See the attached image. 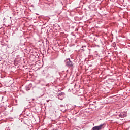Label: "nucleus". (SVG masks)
<instances>
[{"mask_svg":"<svg viewBox=\"0 0 130 130\" xmlns=\"http://www.w3.org/2000/svg\"><path fill=\"white\" fill-rule=\"evenodd\" d=\"M62 95H64V93L61 92V93L58 94V96H61Z\"/></svg>","mask_w":130,"mask_h":130,"instance_id":"obj_4","label":"nucleus"},{"mask_svg":"<svg viewBox=\"0 0 130 130\" xmlns=\"http://www.w3.org/2000/svg\"><path fill=\"white\" fill-rule=\"evenodd\" d=\"M47 102H49V100H47Z\"/></svg>","mask_w":130,"mask_h":130,"instance_id":"obj_7","label":"nucleus"},{"mask_svg":"<svg viewBox=\"0 0 130 130\" xmlns=\"http://www.w3.org/2000/svg\"><path fill=\"white\" fill-rule=\"evenodd\" d=\"M82 50L84 51V49H82Z\"/></svg>","mask_w":130,"mask_h":130,"instance_id":"obj_9","label":"nucleus"},{"mask_svg":"<svg viewBox=\"0 0 130 130\" xmlns=\"http://www.w3.org/2000/svg\"><path fill=\"white\" fill-rule=\"evenodd\" d=\"M119 117H121L122 118H123V117H126V112H122L120 114H119Z\"/></svg>","mask_w":130,"mask_h":130,"instance_id":"obj_3","label":"nucleus"},{"mask_svg":"<svg viewBox=\"0 0 130 130\" xmlns=\"http://www.w3.org/2000/svg\"><path fill=\"white\" fill-rule=\"evenodd\" d=\"M84 47H86V46H84Z\"/></svg>","mask_w":130,"mask_h":130,"instance_id":"obj_10","label":"nucleus"},{"mask_svg":"<svg viewBox=\"0 0 130 130\" xmlns=\"http://www.w3.org/2000/svg\"><path fill=\"white\" fill-rule=\"evenodd\" d=\"M26 91H29L30 90V87H26Z\"/></svg>","mask_w":130,"mask_h":130,"instance_id":"obj_5","label":"nucleus"},{"mask_svg":"<svg viewBox=\"0 0 130 130\" xmlns=\"http://www.w3.org/2000/svg\"><path fill=\"white\" fill-rule=\"evenodd\" d=\"M105 127V124H102L99 126H96L93 127L92 130H102Z\"/></svg>","mask_w":130,"mask_h":130,"instance_id":"obj_1","label":"nucleus"},{"mask_svg":"<svg viewBox=\"0 0 130 130\" xmlns=\"http://www.w3.org/2000/svg\"><path fill=\"white\" fill-rule=\"evenodd\" d=\"M63 106H64L63 105H60V107H63Z\"/></svg>","mask_w":130,"mask_h":130,"instance_id":"obj_6","label":"nucleus"},{"mask_svg":"<svg viewBox=\"0 0 130 130\" xmlns=\"http://www.w3.org/2000/svg\"><path fill=\"white\" fill-rule=\"evenodd\" d=\"M83 47H84V46H82V48H83Z\"/></svg>","mask_w":130,"mask_h":130,"instance_id":"obj_8","label":"nucleus"},{"mask_svg":"<svg viewBox=\"0 0 130 130\" xmlns=\"http://www.w3.org/2000/svg\"><path fill=\"white\" fill-rule=\"evenodd\" d=\"M65 61H66V66H67V67H69V68H72V67L74 66V63H73V62L71 61V59H70V58L66 59Z\"/></svg>","mask_w":130,"mask_h":130,"instance_id":"obj_2","label":"nucleus"}]
</instances>
